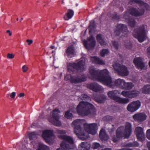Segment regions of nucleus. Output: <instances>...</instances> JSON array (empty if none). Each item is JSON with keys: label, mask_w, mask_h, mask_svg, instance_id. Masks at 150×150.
I'll use <instances>...</instances> for the list:
<instances>
[{"label": "nucleus", "mask_w": 150, "mask_h": 150, "mask_svg": "<svg viewBox=\"0 0 150 150\" xmlns=\"http://www.w3.org/2000/svg\"><path fill=\"white\" fill-rule=\"evenodd\" d=\"M76 112L80 116H85L89 114H95L96 110L92 104L87 102H80L76 108Z\"/></svg>", "instance_id": "nucleus-1"}, {"label": "nucleus", "mask_w": 150, "mask_h": 150, "mask_svg": "<svg viewBox=\"0 0 150 150\" xmlns=\"http://www.w3.org/2000/svg\"><path fill=\"white\" fill-rule=\"evenodd\" d=\"M132 126L131 124L127 122L125 127L122 126L119 127L116 131V134L120 138L125 137L128 138L132 133Z\"/></svg>", "instance_id": "nucleus-2"}, {"label": "nucleus", "mask_w": 150, "mask_h": 150, "mask_svg": "<svg viewBox=\"0 0 150 150\" xmlns=\"http://www.w3.org/2000/svg\"><path fill=\"white\" fill-rule=\"evenodd\" d=\"M72 124L74 125V133L78 137L82 140L86 139L87 137L86 135V133L81 127L82 124L80 122V120H75L72 122Z\"/></svg>", "instance_id": "nucleus-3"}, {"label": "nucleus", "mask_w": 150, "mask_h": 150, "mask_svg": "<svg viewBox=\"0 0 150 150\" xmlns=\"http://www.w3.org/2000/svg\"><path fill=\"white\" fill-rule=\"evenodd\" d=\"M85 63L84 61L80 60L76 63H70L67 68L68 71L72 73L81 72L84 70Z\"/></svg>", "instance_id": "nucleus-4"}, {"label": "nucleus", "mask_w": 150, "mask_h": 150, "mask_svg": "<svg viewBox=\"0 0 150 150\" xmlns=\"http://www.w3.org/2000/svg\"><path fill=\"white\" fill-rule=\"evenodd\" d=\"M119 94V91L117 90L109 91L108 93V95L110 98L119 103L126 104L129 102L128 98H120L118 96Z\"/></svg>", "instance_id": "nucleus-5"}, {"label": "nucleus", "mask_w": 150, "mask_h": 150, "mask_svg": "<svg viewBox=\"0 0 150 150\" xmlns=\"http://www.w3.org/2000/svg\"><path fill=\"white\" fill-rule=\"evenodd\" d=\"M105 70L107 71H104L103 72L98 81L109 87L113 88L114 82L112 81L111 77L109 75L108 70L106 69Z\"/></svg>", "instance_id": "nucleus-6"}, {"label": "nucleus", "mask_w": 150, "mask_h": 150, "mask_svg": "<svg viewBox=\"0 0 150 150\" xmlns=\"http://www.w3.org/2000/svg\"><path fill=\"white\" fill-rule=\"evenodd\" d=\"M128 33L129 31L126 25L123 24H117L114 31L115 36L119 38L122 36L127 37Z\"/></svg>", "instance_id": "nucleus-7"}, {"label": "nucleus", "mask_w": 150, "mask_h": 150, "mask_svg": "<svg viewBox=\"0 0 150 150\" xmlns=\"http://www.w3.org/2000/svg\"><path fill=\"white\" fill-rule=\"evenodd\" d=\"M133 36L137 38L139 42H142L144 40L146 35L144 27L141 26L135 28L133 32Z\"/></svg>", "instance_id": "nucleus-8"}, {"label": "nucleus", "mask_w": 150, "mask_h": 150, "mask_svg": "<svg viewBox=\"0 0 150 150\" xmlns=\"http://www.w3.org/2000/svg\"><path fill=\"white\" fill-rule=\"evenodd\" d=\"M105 71H107L105 69L99 71L98 70H96L93 67H91L89 69L90 73L89 78L92 80L93 81H98L103 72Z\"/></svg>", "instance_id": "nucleus-9"}, {"label": "nucleus", "mask_w": 150, "mask_h": 150, "mask_svg": "<svg viewBox=\"0 0 150 150\" xmlns=\"http://www.w3.org/2000/svg\"><path fill=\"white\" fill-rule=\"evenodd\" d=\"M115 70L116 71L118 74L122 76H126L129 74L127 67L124 65H122L119 64H115L113 65Z\"/></svg>", "instance_id": "nucleus-10"}, {"label": "nucleus", "mask_w": 150, "mask_h": 150, "mask_svg": "<svg viewBox=\"0 0 150 150\" xmlns=\"http://www.w3.org/2000/svg\"><path fill=\"white\" fill-rule=\"evenodd\" d=\"M60 113V111L59 109H54L53 110L52 117H50L49 119L51 123L57 126H60L61 125V122L59 120V113Z\"/></svg>", "instance_id": "nucleus-11"}, {"label": "nucleus", "mask_w": 150, "mask_h": 150, "mask_svg": "<svg viewBox=\"0 0 150 150\" xmlns=\"http://www.w3.org/2000/svg\"><path fill=\"white\" fill-rule=\"evenodd\" d=\"M55 132L60 134L58 136L59 138L63 139L70 144H73L74 140L72 137L70 136L64 135L66 133L65 130L57 129L55 131Z\"/></svg>", "instance_id": "nucleus-12"}, {"label": "nucleus", "mask_w": 150, "mask_h": 150, "mask_svg": "<svg viewBox=\"0 0 150 150\" xmlns=\"http://www.w3.org/2000/svg\"><path fill=\"white\" fill-rule=\"evenodd\" d=\"M84 127L85 131L88 133L94 135L97 132L98 125L96 123L88 124L85 123L84 124Z\"/></svg>", "instance_id": "nucleus-13"}, {"label": "nucleus", "mask_w": 150, "mask_h": 150, "mask_svg": "<svg viewBox=\"0 0 150 150\" xmlns=\"http://www.w3.org/2000/svg\"><path fill=\"white\" fill-rule=\"evenodd\" d=\"M86 76L84 74H82L81 76L76 75L74 76L71 75L70 82L72 83H79L86 81Z\"/></svg>", "instance_id": "nucleus-14"}, {"label": "nucleus", "mask_w": 150, "mask_h": 150, "mask_svg": "<svg viewBox=\"0 0 150 150\" xmlns=\"http://www.w3.org/2000/svg\"><path fill=\"white\" fill-rule=\"evenodd\" d=\"M141 105V102L139 100L134 101L128 105L127 109L129 111L134 112L139 108Z\"/></svg>", "instance_id": "nucleus-15"}, {"label": "nucleus", "mask_w": 150, "mask_h": 150, "mask_svg": "<svg viewBox=\"0 0 150 150\" xmlns=\"http://www.w3.org/2000/svg\"><path fill=\"white\" fill-rule=\"evenodd\" d=\"M128 11L130 15L135 17L142 16L144 14L145 12L143 8L139 11L136 8L133 7L130 8Z\"/></svg>", "instance_id": "nucleus-16"}, {"label": "nucleus", "mask_w": 150, "mask_h": 150, "mask_svg": "<svg viewBox=\"0 0 150 150\" xmlns=\"http://www.w3.org/2000/svg\"><path fill=\"white\" fill-rule=\"evenodd\" d=\"M139 94L138 91L132 90L129 91H122L121 94L124 97L129 98H132L136 97Z\"/></svg>", "instance_id": "nucleus-17"}, {"label": "nucleus", "mask_w": 150, "mask_h": 150, "mask_svg": "<svg viewBox=\"0 0 150 150\" xmlns=\"http://www.w3.org/2000/svg\"><path fill=\"white\" fill-rule=\"evenodd\" d=\"M135 134L137 139L140 141H142L144 139V134L143 131V129L140 127L136 128Z\"/></svg>", "instance_id": "nucleus-18"}, {"label": "nucleus", "mask_w": 150, "mask_h": 150, "mask_svg": "<svg viewBox=\"0 0 150 150\" xmlns=\"http://www.w3.org/2000/svg\"><path fill=\"white\" fill-rule=\"evenodd\" d=\"M146 117L147 115L144 112L136 113L133 116V118L135 121L140 122L145 120Z\"/></svg>", "instance_id": "nucleus-19"}, {"label": "nucleus", "mask_w": 150, "mask_h": 150, "mask_svg": "<svg viewBox=\"0 0 150 150\" xmlns=\"http://www.w3.org/2000/svg\"><path fill=\"white\" fill-rule=\"evenodd\" d=\"M129 3L130 4L136 3L138 4L140 6H143L146 10H149L150 8L149 5L147 4L141 0H130Z\"/></svg>", "instance_id": "nucleus-20"}, {"label": "nucleus", "mask_w": 150, "mask_h": 150, "mask_svg": "<svg viewBox=\"0 0 150 150\" xmlns=\"http://www.w3.org/2000/svg\"><path fill=\"white\" fill-rule=\"evenodd\" d=\"M133 62L137 67L139 69H142L145 67V64L139 57L134 59L133 60Z\"/></svg>", "instance_id": "nucleus-21"}, {"label": "nucleus", "mask_w": 150, "mask_h": 150, "mask_svg": "<svg viewBox=\"0 0 150 150\" xmlns=\"http://www.w3.org/2000/svg\"><path fill=\"white\" fill-rule=\"evenodd\" d=\"M87 87L89 89L96 92L101 90V86L96 83H90L87 85Z\"/></svg>", "instance_id": "nucleus-22"}, {"label": "nucleus", "mask_w": 150, "mask_h": 150, "mask_svg": "<svg viewBox=\"0 0 150 150\" xmlns=\"http://www.w3.org/2000/svg\"><path fill=\"white\" fill-rule=\"evenodd\" d=\"M53 134V130H46L43 131L42 135L43 139L47 141L50 138L52 137Z\"/></svg>", "instance_id": "nucleus-23"}, {"label": "nucleus", "mask_w": 150, "mask_h": 150, "mask_svg": "<svg viewBox=\"0 0 150 150\" xmlns=\"http://www.w3.org/2000/svg\"><path fill=\"white\" fill-rule=\"evenodd\" d=\"M125 83L126 82L123 79H118L116 80L114 82L113 88L115 86L122 89H124V87L125 86Z\"/></svg>", "instance_id": "nucleus-24"}, {"label": "nucleus", "mask_w": 150, "mask_h": 150, "mask_svg": "<svg viewBox=\"0 0 150 150\" xmlns=\"http://www.w3.org/2000/svg\"><path fill=\"white\" fill-rule=\"evenodd\" d=\"M75 50L74 47L72 45L68 47L65 52L66 54L68 57L71 58L74 55Z\"/></svg>", "instance_id": "nucleus-25"}, {"label": "nucleus", "mask_w": 150, "mask_h": 150, "mask_svg": "<svg viewBox=\"0 0 150 150\" xmlns=\"http://www.w3.org/2000/svg\"><path fill=\"white\" fill-rule=\"evenodd\" d=\"M99 137L100 140L103 141H106L108 139V136L106 134L105 129H101L100 131Z\"/></svg>", "instance_id": "nucleus-26"}, {"label": "nucleus", "mask_w": 150, "mask_h": 150, "mask_svg": "<svg viewBox=\"0 0 150 150\" xmlns=\"http://www.w3.org/2000/svg\"><path fill=\"white\" fill-rule=\"evenodd\" d=\"M83 45L88 50H91L94 48L95 46L96 42L95 40L88 43V42L85 40L83 41Z\"/></svg>", "instance_id": "nucleus-27"}, {"label": "nucleus", "mask_w": 150, "mask_h": 150, "mask_svg": "<svg viewBox=\"0 0 150 150\" xmlns=\"http://www.w3.org/2000/svg\"><path fill=\"white\" fill-rule=\"evenodd\" d=\"M106 99V96L103 95L96 96L95 98V100L98 103H103Z\"/></svg>", "instance_id": "nucleus-28"}, {"label": "nucleus", "mask_w": 150, "mask_h": 150, "mask_svg": "<svg viewBox=\"0 0 150 150\" xmlns=\"http://www.w3.org/2000/svg\"><path fill=\"white\" fill-rule=\"evenodd\" d=\"M74 15V11L71 9L67 10V12L64 16V18L65 20H68L71 18Z\"/></svg>", "instance_id": "nucleus-29"}, {"label": "nucleus", "mask_w": 150, "mask_h": 150, "mask_svg": "<svg viewBox=\"0 0 150 150\" xmlns=\"http://www.w3.org/2000/svg\"><path fill=\"white\" fill-rule=\"evenodd\" d=\"M96 39L98 43H99L101 46L106 45V43L104 39L102 37L101 34L97 35L96 36Z\"/></svg>", "instance_id": "nucleus-30"}, {"label": "nucleus", "mask_w": 150, "mask_h": 150, "mask_svg": "<svg viewBox=\"0 0 150 150\" xmlns=\"http://www.w3.org/2000/svg\"><path fill=\"white\" fill-rule=\"evenodd\" d=\"M60 146L63 150H71L72 149L71 146L66 143V142L62 141Z\"/></svg>", "instance_id": "nucleus-31"}, {"label": "nucleus", "mask_w": 150, "mask_h": 150, "mask_svg": "<svg viewBox=\"0 0 150 150\" xmlns=\"http://www.w3.org/2000/svg\"><path fill=\"white\" fill-rule=\"evenodd\" d=\"M80 145L83 150H89L90 149V145L87 142H82Z\"/></svg>", "instance_id": "nucleus-32"}, {"label": "nucleus", "mask_w": 150, "mask_h": 150, "mask_svg": "<svg viewBox=\"0 0 150 150\" xmlns=\"http://www.w3.org/2000/svg\"><path fill=\"white\" fill-rule=\"evenodd\" d=\"M93 62L96 64L103 65L104 64V62L96 57H94L93 58Z\"/></svg>", "instance_id": "nucleus-33"}, {"label": "nucleus", "mask_w": 150, "mask_h": 150, "mask_svg": "<svg viewBox=\"0 0 150 150\" xmlns=\"http://www.w3.org/2000/svg\"><path fill=\"white\" fill-rule=\"evenodd\" d=\"M128 25L131 27H134L136 24V22L134 18H131L127 21Z\"/></svg>", "instance_id": "nucleus-34"}, {"label": "nucleus", "mask_w": 150, "mask_h": 150, "mask_svg": "<svg viewBox=\"0 0 150 150\" xmlns=\"http://www.w3.org/2000/svg\"><path fill=\"white\" fill-rule=\"evenodd\" d=\"M95 27V21L94 20L91 21L89 23L88 26L89 32L90 33L94 29Z\"/></svg>", "instance_id": "nucleus-35"}, {"label": "nucleus", "mask_w": 150, "mask_h": 150, "mask_svg": "<svg viewBox=\"0 0 150 150\" xmlns=\"http://www.w3.org/2000/svg\"><path fill=\"white\" fill-rule=\"evenodd\" d=\"M142 92L143 93L148 94L150 92V85H146L144 86L142 89Z\"/></svg>", "instance_id": "nucleus-36"}, {"label": "nucleus", "mask_w": 150, "mask_h": 150, "mask_svg": "<svg viewBox=\"0 0 150 150\" xmlns=\"http://www.w3.org/2000/svg\"><path fill=\"white\" fill-rule=\"evenodd\" d=\"M37 150H50L49 147L42 144H39Z\"/></svg>", "instance_id": "nucleus-37"}, {"label": "nucleus", "mask_w": 150, "mask_h": 150, "mask_svg": "<svg viewBox=\"0 0 150 150\" xmlns=\"http://www.w3.org/2000/svg\"><path fill=\"white\" fill-rule=\"evenodd\" d=\"M64 117L67 119H71L73 117V115L72 113L70 112V110H68L65 112Z\"/></svg>", "instance_id": "nucleus-38"}, {"label": "nucleus", "mask_w": 150, "mask_h": 150, "mask_svg": "<svg viewBox=\"0 0 150 150\" xmlns=\"http://www.w3.org/2000/svg\"><path fill=\"white\" fill-rule=\"evenodd\" d=\"M37 137L36 133L32 132L28 134V137L30 140H33L36 138Z\"/></svg>", "instance_id": "nucleus-39"}, {"label": "nucleus", "mask_w": 150, "mask_h": 150, "mask_svg": "<svg viewBox=\"0 0 150 150\" xmlns=\"http://www.w3.org/2000/svg\"><path fill=\"white\" fill-rule=\"evenodd\" d=\"M139 145V144L138 142L135 141L133 142L127 143L126 144V146L128 147H133L137 146Z\"/></svg>", "instance_id": "nucleus-40"}, {"label": "nucleus", "mask_w": 150, "mask_h": 150, "mask_svg": "<svg viewBox=\"0 0 150 150\" xmlns=\"http://www.w3.org/2000/svg\"><path fill=\"white\" fill-rule=\"evenodd\" d=\"M133 84L131 82L126 83L125 84V86L124 87L123 89L126 90H129L132 88L133 87Z\"/></svg>", "instance_id": "nucleus-41"}, {"label": "nucleus", "mask_w": 150, "mask_h": 150, "mask_svg": "<svg viewBox=\"0 0 150 150\" xmlns=\"http://www.w3.org/2000/svg\"><path fill=\"white\" fill-rule=\"evenodd\" d=\"M130 14L128 11H126L125 12L123 15V18L126 21H128L131 18L130 17Z\"/></svg>", "instance_id": "nucleus-42"}, {"label": "nucleus", "mask_w": 150, "mask_h": 150, "mask_svg": "<svg viewBox=\"0 0 150 150\" xmlns=\"http://www.w3.org/2000/svg\"><path fill=\"white\" fill-rule=\"evenodd\" d=\"M121 138L117 135H114L112 136L111 140L114 142L116 143L118 142Z\"/></svg>", "instance_id": "nucleus-43"}, {"label": "nucleus", "mask_w": 150, "mask_h": 150, "mask_svg": "<svg viewBox=\"0 0 150 150\" xmlns=\"http://www.w3.org/2000/svg\"><path fill=\"white\" fill-rule=\"evenodd\" d=\"M109 53V51L108 49H103L100 52V55L102 57H104L107 55Z\"/></svg>", "instance_id": "nucleus-44"}, {"label": "nucleus", "mask_w": 150, "mask_h": 150, "mask_svg": "<svg viewBox=\"0 0 150 150\" xmlns=\"http://www.w3.org/2000/svg\"><path fill=\"white\" fill-rule=\"evenodd\" d=\"M81 99L82 100L88 101L90 100V97L87 95L84 94H82L81 96Z\"/></svg>", "instance_id": "nucleus-45"}, {"label": "nucleus", "mask_w": 150, "mask_h": 150, "mask_svg": "<svg viewBox=\"0 0 150 150\" xmlns=\"http://www.w3.org/2000/svg\"><path fill=\"white\" fill-rule=\"evenodd\" d=\"M112 44L114 48L116 50H117L119 48V45L118 43L117 42L115 41H112Z\"/></svg>", "instance_id": "nucleus-46"}, {"label": "nucleus", "mask_w": 150, "mask_h": 150, "mask_svg": "<svg viewBox=\"0 0 150 150\" xmlns=\"http://www.w3.org/2000/svg\"><path fill=\"white\" fill-rule=\"evenodd\" d=\"M112 18L116 20H119L120 19V16L116 13L113 14L112 15Z\"/></svg>", "instance_id": "nucleus-47"}, {"label": "nucleus", "mask_w": 150, "mask_h": 150, "mask_svg": "<svg viewBox=\"0 0 150 150\" xmlns=\"http://www.w3.org/2000/svg\"><path fill=\"white\" fill-rule=\"evenodd\" d=\"M100 146V144L98 143H93V147L94 149H97Z\"/></svg>", "instance_id": "nucleus-48"}, {"label": "nucleus", "mask_w": 150, "mask_h": 150, "mask_svg": "<svg viewBox=\"0 0 150 150\" xmlns=\"http://www.w3.org/2000/svg\"><path fill=\"white\" fill-rule=\"evenodd\" d=\"M105 119L106 120L108 121H109L112 120V119H113V117L112 116H110L108 115L106 116L105 117Z\"/></svg>", "instance_id": "nucleus-49"}, {"label": "nucleus", "mask_w": 150, "mask_h": 150, "mask_svg": "<svg viewBox=\"0 0 150 150\" xmlns=\"http://www.w3.org/2000/svg\"><path fill=\"white\" fill-rule=\"evenodd\" d=\"M146 137L148 139L150 140V129L147 130L146 132Z\"/></svg>", "instance_id": "nucleus-50"}, {"label": "nucleus", "mask_w": 150, "mask_h": 150, "mask_svg": "<svg viewBox=\"0 0 150 150\" xmlns=\"http://www.w3.org/2000/svg\"><path fill=\"white\" fill-rule=\"evenodd\" d=\"M14 55L13 54L8 53L7 56V58L8 59H11L14 58Z\"/></svg>", "instance_id": "nucleus-51"}, {"label": "nucleus", "mask_w": 150, "mask_h": 150, "mask_svg": "<svg viewBox=\"0 0 150 150\" xmlns=\"http://www.w3.org/2000/svg\"><path fill=\"white\" fill-rule=\"evenodd\" d=\"M146 54L149 57H150V46L146 49Z\"/></svg>", "instance_id": "nucleus-52"}, {"label": "nucleus", "mask_w": 150, "mask_h": 150, "mask_svg": "<svg viewBox=\"0 0 150 150\" xmlns=\"http://www.w3.org/2000/svg\"><path fill=\"white\" fill-rule=\"evenodd\" d=\"M22 69L23 72H25L27 70L28 68L26 66L24 65L22 67Z\"/></svg>", "instance_id": "nucleus-53"}, {"label": "nucleus", "mask_w": 150, "mask_h": 150, "mask_svg": "<svg viewBox=\"0 0 150 150\" xmlns=\"http://www.w3.org/2000/svg\"><path fill=\"white\" fill-rule=\"evenodd\" d=\"M16 95V93L15 92H13L11 94L10 96L11 98L14 99Z\"/></svg>", "instance_id": "nucleus-54"}, {"label": "nucleus", "mask_w": 150, "mask_h": 150, "mask_svg": "<svg viewBox=\"0 0 150 150\" xmlns=\"http://www.w3.org/2000/svg\"><path fill=\"white\" fill-rule=\"evenodd\" d=\"M70 76H69V75H67L65 76L64 79L65 80L68 81L69 80H70Z\"/></svg>", "instance_id": "nucleus-55"}, {"label": "nucleus", "mask_w": 150, "mask_h": 150, "mask_svg": "<svg viewBox=\"0 0 150 150\" xmlns=\"http://www.w3.org/2000/svg\"><path fill=\"white\" fill-rule=\"evenodd\" d=\"M26 42L28 43L29 45H30L32 43L33 40H31L28 39L26 40Z\"/></svg>", "instance_id": "nucleus-56"}, {"label": "nucleus", "mask_w": 150, "mask_h": 150, "mask_svg": "<svg viewBox=\"0 0 150 150\" xmlns=\"http://www.w3.org/2000/svg\"><path fill=\"white\" fill-rule=\"evenodd\" d=\"M25 96V94L23 93H21L18 95V96L19 98L24 97Z\"/></svg>", "instance_id": "nucleus-57"}, {"label": "nucleus", "mask_w": 150, "mask_h": 150, "mask_svg": "<svg viewBox=\"0 0 150 150\" xmlns=\"http://www.w3.org/2000/svg\"><path fill=\"white\" fill-rule=\"evenodd\" d=\"M147 146L149 149V150H150V142H147Z\"/></svg>", "instance_id": "nucleus-58"}, {"label": "nucleus", "mask_w": 150, "mask_h": 150, "mask_svg": "<svg viewBox=\"0 0 150 150\" xmlns=\"http://www.w3.org/2000/svg\"><path fill=\"white\" fill-rule=\"evenodd\" d=\"M120 150H133L132 149H121Z\"/></svg>", "instance_id": "nucleus-59"}, {"label": "nucleus", "mask_w": 150, "mask_h": 150, "mask_svg": "<svg viewBox=\"0 0 150 150\" xmlns=\"http://www.w3.org/2000/svg\"><path fill=\"white\" fill-rule=\"evenodd\" d=\"M50 48L51 49H54V48H55V47L54 46H53V45H52L50 46Z\"/></svg>", "instance_id": "nucleus-60"}, {"label": "nucleus", "mask_w": 150, "mask_h": 150, "mask_svg": "<svg viewBox=\"0 0 150 150\" xmlns=\"http://www.w3.org/2000/svg\"><path fill=\"white\" fill-rule=\"evenodd\" d=\"M8 34H9V36H11V35H12V33H11L10 32V33H8Z\"/></svg>", "instance_id": "nucleus-61"}, {"label": "nucleus", "mask_w": 150, "mask_h": 150, "mask_svg": "<svg viewBox=\"0 0 150 150\" xmlns=\"http://www.w3.org/2000/svg\"><path fill=\"white\" fill-rule=\"evenodd\" d=\"M10 32V31L9 30H7L6 31V33H9Z\"/></svg>", "instance_id": "nucleus-62"}, {"label": "nucleus", "mask_w": 150, "mask_h": 150, "mask_svg": "<svg viewBox=\"0 0 150 150\" xmlns=\"http://www.w3.org/2000/svg\"><path fill=\"white\" fill-rule=\"evenodd\" d=\"M149 67H150V61H149Z\"/></svg>", "instance_id": "nucleus-63"}, {"label": "nucleus", "mask_w": 150, "mask_h": 150, "mask_svg": "<svg viewBox=\"0 0 150 150\" xmlns=\"http://www.w3.org/2000/svg\"><path fill=\"white\" fill-rule=\"evenodd\" d=\"M57 150H61V149L60 148H58L57 149Z\"/></svg>", "instance_id": "nucleus-64"}]
</instances>
